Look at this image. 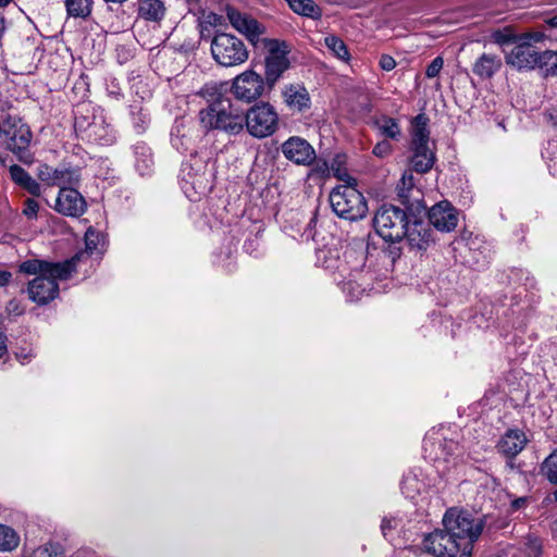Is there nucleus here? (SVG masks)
<instances>
[{
    "mask_svg": "<svg viewBox=\"0 0 557 557\" xmlns=\"http://www.w3.org/2000/svg\"><path fill=\"white\" fill-rule=\"evenodd\" d=\"M549 169L553 171L554 175H557V151L549 154Z\"/></svg>",
    "mask_w": 557,
    "mask_h": 557,
    "instance_id": "603ef678",
    "label": "nucleus"
},
{
    "mask_svg": "<svg viewBox=\"0 0 557 557\" xmlns=\"http://www.w3.org/2000/svg\"><path fill=\"white\" fill-rule=\"evenodd\" d=\"M528 443V437L520 430H508L498 442V450L507 458H515Z\"/></svg>",
    "mask_w": 557,
    "mask_h": 557,
    "instance_id": "5701e85b",
    "label": "nucleus"
},
{
    "mask_svg": "<svg viewBox=\"0 0 557 557\" xmlns=\"http://www.w3.org/2000/svg\"><path fill=\"white\" fill-rule=\"evenodd\" d=\"M199 123L203 132L220 129L231 134L239 133L244 127V116L234 111L230 103L214 102L199 111Z\"/></svg>",
    "mask_w": 557,
    "mask_h": 557,
    "instance_id": "0eeeda50",
    "label": "nucleus"
},
{
    "mask_svg": "<svg viewBox=\"0 0 557 557\" xmlns=\"http://www.w3.org/2000/svg\"><path fill=\"white\" fill-rule=\"evenodd\" d=\"M15 357L22 364H26L35 357V351L32 347H22L15 351Z\"/></svg>",
    "mask_w": 557,
    "mask_h": 557,
    "instance_id": "49530a36",
    "label": "nucleus"
},
{
    "mask_svg": "<svg viewBox=\"0 0 557 557\" xmlns=\"http://www.w3.org/2000/svg\"><path fill=\"white\" fill-rule=\"evenodd\" d=\"M525 548L532 557H540L542 555V542L536 536L529 535L527 537Z\"/></svg>",
    "mask_w": 557,
    "mask_h": 557,
    "instance_id": "79ce46f5",
    "label": "nucleus"
},
{
    "mask_svg": "<svg viewBox=\"0 0 557 557\" xmlns=\"http://www.w3.org/2000/svg\"><path fill=\"white\" fill-rule=\"evenodd\" d=\"M38 178L48 186H61L70 178V173L63 169H53L48 164H40L37 169Z\"/></svg>",
    "mask_w": 557,
    "mask_h": 557,
    "instance_id": "cd10ccee",
    "label": "nucleus"
},
{
    "mask_svg": "<svg viewBox=\"0 0 557 557\" xmlns=\"http://www.w3.org/2000/svg\"><path fill=\"white\" fill-rule=\"evenodd\" d=\"M211 53L222 66H237L248 60L249 52L245 44L234 35L218 33L211 41Z\"/></svg>",
    "mask_w": 557,
    "mask_h": 557,
    "instance_id": "9d476101",
    "label": "nucleus"
},
{
    "mask_svg": "<svg viewBox=\"0 0 557 557\" xmlns=\"http://www.w3.org/2000/svg\"><path fill=\"white\" fill-rule=\"evenodd\" d=\"M396 66V61L394 60L393 57L388 55V54H383L381 58H380V67L383 70V71H392L394 70Z\"/></svg>",
    "mask_w": 557,
    "mask_h": 557,
    "instance_id": "de8ad7c7",
    "label": "nucleus"
},
{
    "mask_svg": "<svg viewBox=\"0 0 557 557\" xmlns=\"http://www.w3.org/2000/svg\"><path fill=\"white\" fill-rule=\"evenodd\" d=\"M289 8L297 14L311 17L320 18L321 9L312 0H286Z\"/></svg>",
    "mask_w": 557,
    "mask_h": 557,
    "instance_id": "473e14b6",
    "label": "nucleus"
},
{
    "mask_svg": "<svg viewBox=\"0 0 557 557\" xmlns=\"http://www.w3.org/2000/svg\"><path fill=\"white\" fill-rule=\"evenodd\" d=\"M281 150L283 156L297 165H311L317 159L314 148L302 137L292 136L286 139Z\"/></svg>",
    "mask_w": 557,
    "mask_h": 557,
    "instance_id": "f3484780",
    "label": "nucleus"
},
{
    "mask_svg": "<svg viewBox=\"0 0 557 557\" xmlns=\"http://www.w3.org/2000/svg\"><path fill=\"white\" fill-rule=\"evenodd\" d=\"M443 525L459 542L461 550H472L473 543L483 531L482 520H476L470 512L455 507L445 512Z\"/></svg>",
    "mask_w": 557,
    "mask_h": 557,
    "instance_id": "39448f33",
    "label": "nucleus"
},
{
    "mask_svg": "<svg viewBox=\"0 0 557 557\" xmlns=\"http://www.w3.org/2000/svg\"><path fill=\"white\" fill-rule=\"evenodd\" d=\"M135 168L140 175L149 174L153 166L152 153L150 148L138 143L134 146Z\"/></svg>",
    "mask_w": 557,
    "mask_h": 557,
    "instance_id": "c756f323",
    "label": "nucleus"
},
{
    "mask_svg": "<svg viewBox=\"0 0 557 557\" xmlns=\"http://www.w3.org/2000/svg\"><path fill=\"white\" fill-rule=\"evenodd\" d=\"M186 1H187L188 5H190V7H195L199 3V0H186Z\"/></svg>",
    "mask_w": 557,
    "mask_h": 557,
    "instance_id": "e2e57ef3",
    "label": "nucleus"
},
{
    "mask_svg": "<svg viewBox=\"0 0 557 557\" xmlns=\"http://www.w3.org/2000/svg\"><path fill=\"white\" fill-rule=\"evenodd\" d=\"M412 178H413V177H412V175H411V174H409L408 176H407L406 174H404V176H403V178H401L403 184H404V185H407V183H408V186H409V187H411V186L413 185V183H412Z\"/></svg>",
    "mask_w": 557,
    "mask_h": 557,
    "instance_id": "6e6d98bb",
    "label": "nucleus"
},
{
    "mask_svg": "<svg viewBox=\"0 0 557 557\" xmlns=\"http://www.w3.org/2000/svg\"><path fill=\"white\" fill-rule=\"evenodd\" d=\"M94 0H65L67 14L73 17H87L91 13Z\"/></svg>",
    "mask_w": 557,
    "mask_h": 557,
    "instance_id": "c9c22d12",
    "label": "nucleus"
},
{
    "mask_svg": "<svg viewBox=\"0 0 557 557\" xmlns=\"http://www.w3.org/2000/svg\"><path fill=\"white\" fill-rule=\"evenodd\" d=\"M546 22L550 27H557V14L549 17Z\"/></svg>",
    "mask_w": 557,
    "mask_h": 557,
    "instance_id": "bf43d9fd",
    "label": "nucleus"
},
{
    "mask_svg": "<svg viewBox=\"0 0 557 557\" xmlns=\"http://www.w3.org/2000/svg\"><path fill=\"white\" fill-rule=\"evenodd\" d=\"M318 261L333 275L347 300H359L366 292L374 289L372 273L363 270L366 257L362 251L323 249L318 253Z\"/></svg>",
    "mask_w": 557,
    "mask_h": 557,
    "instance_id": "f257e3e1",
    "label": "nucleus"
},
{
    "mask_svg": "<svg viewBox=\"0 0 557 557\" xmlns=\"http://www.w3.org/2000/svg\"><path fill=\"white\" fill-rule=\"evenodd\" d=\"M541 470L550 483L557 484V449L545 458Z\"/></svg>",
    "mask_w": 557,
    "mask_h": 557,
    "instance_id": "58836bf2",
    "label": "nucleus"
},
{
    "mask_svg": "<svg viewBox=\"0 0 557 557\" xmlns=\"http://www.w3.org/2000/svg\"><path fill=\"white\" fill-rule=\"evenodd\" d=\"M408 223L406 211L395 206H382L373 219L377 235L389 243H397L405 238Z\"/></svg>",
    "mask_w": 557,
    "mask_h": 557,
    "instance_id": "1a4fd4ad",
    "label": "nucleus"
},
{
    "mask_svg": "<svg viewBox=\"0 0 557 557\" xmlns=\"http://www.w3.org/2000/svg\"><path fill=\"white\" fill-rule=\"evenodd\" d=\"M9 310H10V311H14V312H16L17 314H21V313H22V310H18V305H17L16 302H14V301H11V302L9 304Z\"/></svg>",
    "mask_w": 557,
    "mask_h": 557,
    "instance_id": "4d7b16f0",
    "label": "nucleus"
},
{
    "mask_svg": "<svg viewBox=\"0 0 557 557\" xmlns=\"http://www.w3.org/2000/svg\"><path fill=\"white\" fill-rule=\"evenodd\" d=\"M283 96L287 107L294 111L301 112L310 107L309 94L301 85L286 86Z\"/></svg>",
    "mask_w": 557,
    "mask_h": 557,
    "instance_id": "b1692460",
    "label": "nucleus"
},
{
    "mask_svg": "<svg viewBox=\"0 0 557 557\" xmlns=\"http://www.w3.org/2000/svg\"><path fill=\"white\" fill-rule=\"evenodd\" d=\"M517 37L518 35H515L510 32H506V30H496L492 34V38L494 40V42H496L497 45H507V44H512L513 46L517 45Z\"/></svg>",
    "mask_w": 557,
    "mask_h": 557,
    "instance_id": "a19ab883",
    "label": "nucleus"
},
{
    "mask_svg": "<svg viewBox=\"0 0 557 557\" xmlns=\"http://www.w3.org/2000/svg\"><path fill=\"white\" fill-rule=\"evenodd\" d=\"M84 197L73 188L61 187L55 199L54 209L66 216H79L86 211Z\"/></svg>",
    "mask_w": 557,
    "mask_h": 557,
    "instance_id": "aec40b11",
    "label": "nucleus"
},
{
    "mask_svg": "<svg viewBox=\"0 0 557 557\" xmlns=\"http://www.w3.org/2000/svg\"><path fill=\"white\" fill-rule=\"evenodd\" d=\"M502 66V60L494 54H482L473 65V73L482 78L492 77Z\"/></svg>",
    "mask_w": 557,
    "mask_h": 557,
    "instance_id": "bb28decb",
    "label": "nucleus"
},
{
    "mask_svg": "<svg viewBox=\"0 0 557 557\" xmlns=\"http://www.w3.org/2000/svg\"><path fill=\"white\" fill-rule=\"evenodd\" d=\"M458 543L445 528L428 534L423 541L425 550L436 557H456L461 550Z\"/></svg>",
    "mask_w": 557,
    "mask_h": 557,
    "instance_id": "a211bd4d",
    "label": "nucleus"
},
{
    "mask_svg": "<svg viewBox=\"0 0 557 557\" xmlns=\"http://www.w3.org/2000/svg\"><path fill=\"white\" fill-rule=\"evenodd\" d=\"M139 15L147 21L158 22L165 15V7L161 0H140Z\"/></svg>",
    "mask_w": 557,
    "mask_h": 557,
    "instance_id": "7c9ffc66",
    "label": "nucleus"
},
{
    "mask_svg": "<svg viewBox=\"0 0 557 557\" xmlns=\"http://www.w3.org/2000/svg\"><path fill=\"white\" fill-rule=\"evenodd\" d=\"M181 187L190 201H197L212 188V170L202 159L193 156L181 169Z\"/></svg>",
    "mask_w": 557,
    "mask_h": 557,
    "instance_id": "423d86ee",
    "label": "nucleus"
},
{
    "mask_svg": "<svg viewBox=\"0 0 557 557\" xmlns=\"http://www.w3.org/2000/svg\"><path fill=\"white\" fill-rule=\"evenodd\" d=\"M429 117L418 114L411 124V168L418 173L429 172L435 162V152L430 141Z\"/></svg>",
    "mask_w": 557,
    "mask_h": 557,
    "instance_id": "20e7f679",
    "label": "nucleus"
},
{
    "mask_svg": "<svg viewBox=\"0 0 557 557\" xmlns=\"http://www.w3.org/2000/svg\"><path fill=\"white\" fill-rule=\"evenodd\" d=\"M38 202L33 198H27L24 203L23 214L28 219H36L38 214Z\"/></svg>",
    "mask_w": 557,
    "mask_h": 557,
    "instance_id": "a18cd8bd",
    "label": "nucleus"
},
{
    "mask_svg": "<svg viewBox=\"0 0 557 557\" xmlns=\"http://www.w3.org/2000/svg\"><path fill=\"white\" fill-rule=\"evenodd\" d=\"M546 39L540 30L518 34L517 45L505 54L507 65L520 72L537 70L544 76H556L557 51L543 48Z\"/></svg>",
    "mask_w": 557,
    "mask_h": 557,
    "instance_id": "f03ea898",
    "label": "nucleus"
},
{
    "mask_svg": "<svg viewBox=\"0 0 557 557\" xmlns=\"http://www.w3.org/2000/svg\"><path fill=\"white\" fill-rule=\"evenodd\" d=\"M20 535L11 527L0 523V552H12L20 545Z\"/></svg>",
    "mask_w": 557,
    "mask_h": 557,
    "instance_id": "72a5a7b5",
    "label": "nucleus"
},
{
    "mask_svg": "<svg viewBox=\"0 0 557 557\" xmlns=\"http://www.w3.org/2000/svg\"><path fill=\"white\" fill-rule=\"evenodd\" d=\"M554 499L557 502V488L554 491Z\"/></svg>",
    "mask_w": 557,
    "mask_h": 557,
    "instance_id": "338daca9",
    "label": "nucleus"
},
{
    "mask_svg": "<svg viewBox=\"0 0 557 557\" xmlns=\"http://www.w3.org/2000/svg\"><path fill=\"white\" fill-rule=\"evenodd\" d=\"M203 133V129L200 132L195 127L191 120L180 117L175 120L172 127L171 144L176 150L185 152L195 145Z\"/></svg>",
    "mask_w": 557,
    "mask_h": 557,
    "instance_id": "6ab92c4d",
    "label": "nucleus"
},
{
    "mask_svg": "<svg viewBox=\"0 0 557 557\" xmlns=\"http://www.w3.org/2000/svg\"><path fill=\"white\" fill-rule=\"evenodd\" d=\"M429 220L436 230L450 232L457 226L458 214L448 201H441L431 208Z\"/></svg>",
    "mask_w": 557,
    "mask_h": 557,
    "instance_id": "412c9836",
    "label": "nucleus"
},
{
    "mask_svg": "<svg viewBox=\"0 0 557 557\" xmlns=\"http://www.w3.org/2000/svg\"><path fill=\"white\" fill-rule=\"evenodd\" d=\"M59 277L50 274L35 276L28 282L27 294L39 306L47 305L59 295Z\"/></svg>",
    "mask_w": 557,
    "mask_h": 557,
    "instance_id": "dca6fc26",
    "label": "nucleus"
},
{
    "mask_svg": "<svg viewBox=\"0 0 557 557\" xmlns=\"http://www.w3.org/2000/svg\"><path fill=\"white\" fill-rule=\"evenodd\" d=\"M345 156L337 154L330 165V173L332 172L335 177L345 184H356V180L348 174L345 168Z\"/></svg>",
    "mask_w": 557,
    "mask_h": 557,
    "instance_id": "4c0bfd02",
    "label": "nucleus"
},
{
    "mask_svg": "<svg viewBox=\"0 0 557 557\" xmlns=\"http://www.w3.org/2000/svg\"><path fill=\"white\" fill-rule=\"evenodd\" d=\"M460 553L459 557H471L472 550H460Z\"/></svg>",
    "mask_w": 557,
    "mask_h": 557,
    "instance_id": "052dcab7",
    "label": "nucleus"
},
{
    "mask_svg": "<svg viewBox=\"0 0 557 557\" xmlns=\"http://www.w3.org/2000/svg\"><path fill=\"white\" fill-rule=\"evenodd\" d=\"M79 256H74L62 262H48L38 259L26 260L20 264V272L36 276L50 274L60 280H69L76 271V259Z\"/></svg>",
    "mask_w": 557,
    "mask_h": 557,
    "instance_id": "4468645a",
    "label": "nucleus"
},
{
    "mask_svg": "<svg viewBox=\"0 0 557 557\" xmlns=\"http://www.w3.org/2000/svg\"><path fill=\"white\" fill-rule=\"evenodd\" d=\"M555 146H556V145H554V144L549 143V144H548V147L546 148V152L548 153V152H549V149H550V148H554Z\"/></svg>",
    "mask_w": 557,
    "mask_h": 557,
    "instance_id": "69168bd1",
    "label": "nucleus"
},
{
    "mask_svg": "<svg viewBox=\"0 0 557 557\" xmlns=\"http://www.w3.org/2000/svg\"><path fill=\"white\" fill-rule=\"evenodd\" d=\"M490 262V256H484L482 262L476 260L475 263L478 268L485 267Z\"/></svg>",
    "mask_w": 557,
    "mask_h": 557,
    "instance_id": "13d9d810",
    "label": "nucleus"
},
{
    "mask_svg": "<svg viewBox=\"0 0 557 557\" xmlns=\"http://www.w3.org/2000/svg\"><path fill=\"white\" fill-rule=\"evenodd\" d=\"M423 488L424 484L419 481L417 474L408 473L404 476L401 482V491L407 498H414L423 491Z\"/></svg>",
    "mask_w": 557,
    "mask_h": 557,
    "instance_id": "e433bc0d",
    "label": "nucleus"
},
{
    "mask_svg": "<svg viewBox=\"0 0 557 557\" xmlns=\"http://www.w3.org/2000/svg\"><path fill=\"white\" fill-rule=\"evenodd\" d=\"M449 430H431L424 437V458L431 461L441 476L448 475L465 462V453L459 443L448 436Z\"/></svg>",
    "mask_w": 557,
    "mask_h": 557,
    "instance_id": "7ed1b4c3",
    "label": "nucleus"
},
{
    "mask_svg": "<svg viewBox=\"0 0 557 557\" xmlns=\"http://www.w3.org/2000/svg\"><path fill=\"white\" fill-rule=\"evenodd\" d=\"M267 84L260 74L247 70L234 77L231 92L237 100L250 103L262 97Z\"/></svg>",
    "mask_w": 557,
    "mask_h": 557,
    "instance_id": "ddd939ff",
    "label": "nucleus"
},
{
    "mask_svg": "<svg viewBox=\"0 0 557 557\" xmlns=\"http://www.w3.org/2000/svg\"><path fill=\"white\" fill-rule=\"evenodd\" d=\"M269 55L265 58V82L272 87L281 75L288 69L287 45L276 39L269 40L267 44Z\"/></svg>",
    "mask_w": 557,
    "mask_h": 557,
    "instance_id": "2eb2a0df",
    "label": "nucleus"
},
{
    "mask_svg": "<svg viewBox=\"0 0 557 557\" xmlns=\"http://www.w3.org/2000/svg\"><path fill=\"white\" fill-rule=\"evenodd\" d=\"M85 251L77 252L75 256H79L78 259H76V263L85 258L86 256H94L96 255L99 257L104 247V237L101 233L96 232L92 227H89L85 234Z\"/></svg>",
    "mask_w": 557,
    "mask_h": 557,
    "instance_id": "c85d7f7f",
    "label": "nucleus"
},
{
    "mask_svg": "<svg viewBox=\"0 0 557 557\" xmlns=\"http://www.w3.org/2000/svg\"><path fill=\"white\" fill-rule=\"evenodd\" d=\"M396 527V522L394 519L384 518L381 523V530L384 537H387L388 531Z\"/></svg>",
    "mask_w": 557,
    "mask_h": 557,
    "instance_id": "8fccbe9b",
    "label": "nucleus"
},
{
    "mask_svg": "<svg viewBox=\"0 0 557 557\" xmlns=\"http://www.w3.org/2000/svg\"><path fill=\"white\" fill-rule=\"evenodd\" d=\"M312 173L319 174L322 177L327 176L330 175V166L325 161L318 162L312 169Z\"/></svg>",
    "mask_w": 557,
    "mask_h": 557,
    "instance_id": "09e8293b",
    "label": "nucleus"
},
{
    "mask_svg": "<svg viewBox=\"0 0 557 557\" xmlns=\"http://www.w3.org/2000/svg\"><path fill=\"white\" fill-rule=\"evenodd\" d=\"M226 14L230 23L236 30L245 35L252 44L258 41L263 28L257 20L231 7L227 8Z\"/></svg>",
    "mask_w": 557,
    "mask_h": 557,
    "instance_id": "4be33fe9",
    "label": "nucleus"
},
{
    "mask_svg": "<svg viewBox=\"0 0 557 557\" xmlns=\"http://www.w3.org/2000/svg\"><path fill=\"white\" fill-rule=\"evenodd\" d=\"M4 20L0 16V36L2 35V33L4 32Z\"/></svg>",
    "mask_w": 557,
    "mask_h": 557,
    "instance_id": "680f3d73",
    "label": "nucleus"
},
{
    "mask_svg": "<svg viewBox=\"0 0 557 557\" xmlns=\"http://www.w3.org/2000/svg\"><path fill=\"white\" fill-rule=\"evenodd\" d=\"M374 124L381 136L393 140L399 139L401 135V129L398 122L395 119L383 115L376 119Z\"/></svg>",
    "mask_w": 557,
    "mask_h": 557,
    "instance_id": "2f4dec72",
    "label": "nucleus"
},
{
    "mask_svg": "<svg viewBox=\"0 0 557 557\" xmlns=\"http://www.w3.org/2000/svg\"><path fill=\"white\" fill-rule=\"evenodd\" d=\"M248 133L256 138L271 136L277 128L278 114L274 107L268 102H261L251 107L245 117Z\"/></svg>",
    "mask_w": 557,
    "mask_h": 557,
    "instance_id": "9b49d317",
    "label": "nucleus"
},
{
    "mask_svg": "<svg viewBox=\"0 0 557 557\" xmlns=\"http://www.w3.org/2000/svg\"><path fill=\"white\" fill-rule=\"evenodd\" d=\"M545 119L553 126H557V108H550L545 112Z\"/></svg>",
    "mask_w": 557,
    "mask_h": 557,
    "instance_id": "3c124183",
    "label": "nucleus"
},
{
    "mask_svg": "<svg viewBox=\"0 0 557 557\" xmlns=\"http://www.w3.org/2000/svg\"><path fill=\"white\" fill-rule=\"evenodd\" d=\"M405 237L410 247L419 250L426 249L431 242L430 230L421 222H414L411 225L408 224Z\"/></svg>",
    "mask_w": 557,
    "mask_h": 557,
    "instance_id": "393cba45",
    "label": "nucleus"
},
{
    "mask_svg": "<svg viewBox=\"0 0 557 557\" xmlns=\"http://www.w3.org/2000/svg\"><path fill=\"white\" fill-rule=\"evenodd\" d=\"M36 554L39 557H64L63 547L58 543H47L40 546Z\"/></svg>",
    "mask_w": 557,
    "mask_h": 557,
    "instance_id": "ea45409f",
    "label": "nucleus"
},
{
    "mask_svg": "<svg viewBox=\"0 0 557 557\" xmlns=\"http://www.w3.org/2000/svg\"><path fill=\"white\" fill-rule=\"evenodd\" d=\"M330 203L339 218L349 221L360 220L368 212L367 201L356 188V184H344L335 187L330 194Z\"/></svg>",
    "mask_w": 557,
    "mask_h": 557,
    "instance_id": "6e6552de",
    "label": "nucleus"
},
{
    "mask_svg": "<svg viewBox=\"0 0 557 557\" xmlns=\"http://www.w3.org/2000/svg\"><path fill=\"white\" fill-rule=\"evenodd\" d=\"M324 44L330 52L341 61L348 62L350 60V53L346 44L335 35H327L324 38Z\"/></svg>",
    "mask_w": 557,
    "mask_h": 557,
    "instance_id": "f704fd0d",
    "label": "nucleus"
},
{
    "mask_svg": "<svg viewBox=\"0 0 557 557\" xmlns=\"http://www.w3.org/2000/svg\"><path fill=\"white\" fill-rule=\"evenodd\" d=\"M11 0H0V7H4L10 3Z\"/></svg>",
    "mask_w": 557,
    "mask_h": 557,
    "instance_id": "0e129e2a",
    "label": "nucleus"
},
{
    "mask_svg": "<svg viewBox=\"0 0 557 557\" xmlns=\"http://www.w3.org/2000/svg\"><path fill=\"white\" fill-rule=\"evenodd\" d=\"M443 65H444V60L442 57H436L435 59H433V61L426 67V71H425L426 77H429V78L436 77L440 74L441 70L443 69Z\"/></svg>",
    "mask_w": 557,
    "mask_h": 557,
    "instance_id": "c03bdc74",
    "label": "nucleus"
},
{
    "mask_svg": "<svg viewBox=\"0 0 557 557\" xmlns=\"http://www.w3.org/2000/svg\"><path fill=\"white\" fill-rule=\"evenodd\" d=\"M9 173H10L11 180L16 185H18L20 187H22L23 189H25L33 196H36V197L40 196L41 187H40L39 183L35 178H33L28 174V172H26L22 166H20L17 164H13L10 166Z\"/></svg>",
    "mask_w": 557,
    "mask_h": 557,
    "instance_id": "a878e982",
    "label": "nucleus"
},
{
    "mask_svg": "<svg viewBox=\"0 0 557 557\" xmlns=\"http://www.w3.org/2000/svg\"><path fill=\"white\" fill-rule=\"evenodd\" d=\"M393 152V146L392 144L384 139L379 141L372 150V153L377 158H386Z\"/></svg>",
    "mask_w": 557,
    "mask_h": 557,
    "instance_id": "37998d69",
    "label": "nucleus"
},
{
    "mask_svg": "<svg viewBox=\"0 0 557 557\" xmlns=\"http://www.w3.org/2000/svg\"><path fill=\"white\" fill-rule=\"evenodd\" d=\"M74 128L83 139L101 146H110L115 140V133L102 114L76 116Z\"/></svg>",
    "mask_w": 557,
    "mask_h": 557,
    "instance_id": "f8f14e48",
    "label": "nucleus"
},
{
    "mask_svg": "<svg viewBox=\"0 0 557 557\" xmlns=\"http://www.w3.org/2000/svg\"><path fill=\"white\" fill-rule=\"evenodd\" d=\"M527 502V498L525 497H520V498H517L515 499L512 503H511V506L513 509H519L521 508Z\"/></svg>",
    "mask_w": 557,
    "mask_h": 557,
    "instance_id": "5fc2aeb1",
    "label": "nucleus"
},
{
    "mask_svg": "<svg viewBox=\"0 0 557 557\" xmlns=\"http://www.w3.org/2000/svg\"><path fill=\"white\" fill-rule=\"evenodd\" d=\"M12 274L9 271H0V286H5L11 281Z\"/></svg>",
    "mask_w": 557,
    "mask_h": 557,
    "instance_id": "864d4df0",
    "label": "nucleus"
}]
</instances>
